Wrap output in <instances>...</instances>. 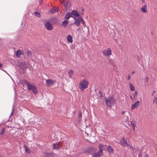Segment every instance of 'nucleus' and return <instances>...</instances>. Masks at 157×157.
<instances>
[{
  "label": "nucleus",
  "instance_id": "79ce46f5",
  "mask_svg": "<svg viewBox=\"0 0 157 157\" xmlns=\"http://www.w3.org/2000/svg\"><path fill=\"white\" fill-rule=\"evenodd\" d=\"M72 17L74 18V19H75V21H76V20L77 19L76 18V17H74L73 16H72Z\"/></svg>",
  "mask_w": 157,
  "mask_h": 157
},
{
  "label": "nucleus",
  "instance_id": "f8f14e48",
  "mask_svg": "<svg viewBox=\"0 0 157 157\" xmlns=\"http://www.w3.org/2000/svg\"><path fill=\"white\" fill-rule=\"evenodd\" d=\"M92 155H93L92 157H101L102 156L98 152H93Z\"/></svg>",
  "mask_w": 157,
  "mask_h": 157
},
{
  "label": "nucleus",
  "instance_id": "72a5a7b5",
  "mask_svg": "<svg viewBox=\"0 0 157 157\" xmlns=\"http://www.w3.org/2000/svg\"><path fill=\"white\" fill-rule=\"evenodd\" d=\"M74 71L73 70H71L69 71L68 72V75H71L73 73Z\"/></svg>",
  "mask_w": 157,
  "mask_h": 157
},
{
  "label": "nucleus",
  "instance_id": "423d86ee",
  "mask_svg": "<svg viewBox=\"0 0 157 157\" xmlns=\"http://www.w3.org/2000/svg\"><path fill=\"white\" fill-rule=\"evenodd\" d=\"M44 26L46 29L48 30H52V26L50 22L48 21H47L44 24Z\"/></svg>",
  "mask_w": 157,
  "mask_h": 157
},
{
  "label": "nucleus",
  "instance_id": "20e7f679",
  "mask_svg": "<svg viewBox=\"0 0 157 157\" xmlns=\"http://www.w3.org/2000/svg\"><path fill=\"white\" fill-rule=\"evenodd\" d=\"M24 83L27 86V89L29 90H32L35 86H33L32 84L29 83L28 81L26 80L24 81Z\"/></svg>",
  "mask_w": 157,
  "mask_h": 157
},
{
  "label": "nucleus",
  "instance_id": "5fc2aeb1",
  "mask_svg": "<svg viewBox=\"0 0 157 157\" xmlns=\"http://www.w3.org/2000/svg\"><path fill=\"white\" fill-rule=\"evenodd\" d=\"M39 0V1H40V2H41V1H42V0Z\"/></svg>",
  "mask_w": 157,
  "mask_h": 157
},
{
  "label": "nucleus",
  "instance_id": "49530a36",
  "mask_svg": "<svg viewBox=\"0 0 157 157\" xmlns=\"http://www.w3.org/2000/svg\"><path fill=\"white\" fill-rule=\"evenodd\" d=\"M125 112V111H122V112L121 113H122V114H124Z\"/></svg>",
  "mask_w": 157,
  "mask_h": 157
},
{
  "label": "nucleus",
  "instance_id": "473e14b6",
  "mask_svg": "<svg viewBox=\"0 0 157 157\" xmlns=\"http://www.w3.org/2000/svg\"><path fill=\"white\" fill-rule=\"evenodd\" d=\"M130 124L132 126H134L136 125V123L135 121H131Z\"/></svg>",
  "mask_w": 157,
  "mask_h": 157
},
{
  "label": "nucleus",
  "instance_id": "de8ad7c7",
  "mask_svg": "<svg viewBox=\"0 0 157 157\" xmlns=\"http://www.w3.org/2000/svg\"><path fill=\"white\" fill-rule=\"evenodd\" d=\"M2 64L0 63V68L2 67Z\"/></svg>",
  "mask_w": 157,
  "mask_h": 157
},
{
  "label": "nucleus",
  "instance_id": "864d4df0",
  "mask_svg": "<svg viewBox=\"0 0 157 157\" xmlns=\"http://www.w3.org/2000/svg\"><path fill=\"white\" fill-rule=\"evenodd\" d=\"M146 157H149L148 156V155H146Z\"/></svg>",
  "mask_w": 157,
  "mask_h": 157
},
{
  "label": "nucleus",
  "instance_id": "39448f33",
  "mask_svg": "<svg viewBox=\"0 0 157 157\" xmlns=\"http://www.w3.org/2000/svg\"><path fill=\"white\" fill-rule=\"evenodd\" d=\"M103 54L105 56H109L112 55L111 50L110 48H108L106 50L103 52Z\"/></svg>",
  "mask_w": 157,
  "mask_h": 157
},
{
  "label": "nucleus",
  "instance_id": "4c0bfd02",
  "mask_svg": "<svg viewBox=\"0 0 157 157\" xmlns=\"http://www.w3.org/2000/svg\"><path fill=\"white\" fill-rule=\"evenodd\" d=\"M78 117H82V113L81 112L79 113Z\"/></svg>",
  "mask_w": 157,
  "mask_h": 157
},
{
  "label": "nucleus",
  "instance_id": "9b49d317",
  "mask_svg": "<svg viewBox=\"0 0 157 157\" xmlns=\"http://www.w3.org/2000/svg\"><path fill=\"white\" fill-rule=\"evenodd\" d=\"M54 153L53 152L45 153L44 157H54Z\"/></svg>",
  "mask_w": 157,
  "mask_h": 157
},
{
  "label": "nucleus",
  "instance_id": "6ab92c4d",
  "mask_svg": "<svg viewBox=\"0 0 157 157\" xmlns=\"http://www.w3.org/2000/svg\"><path fill=\"white\" fill-rule=\"evenodd\" d=\"M147 6L146 5H144V7L141 9V10L142 12L144 13H146L147 12Z\"/></svg>",
  "mask_w": 157,
  "mask_h": 157
},
{
  "label": "nucleus",
  "instance_id": "ddd939ff",
  "mask_svg": "<svg viewBox=\"0 0 157 157\" xmlns=\"http://www.w3.org/2000/svg\"><path fill=\"white\" fill-rule=\"evenodd\" d=\"M72 15L71 13H67L65 15L64 18L66 20H68L70 17H72Z\"/></svg>",
  "mask_w": 157,
  "mask_h": 157
},
{
  "label": "nucleus",
  "instance_id": "f03ea898",
  "mask_svg": "<svg viewBox=\"0 0 157 157\" xmlns=\"http://www.w3.org/2000/svg\"><path fill=\"white\" fill-rule=\"evenodd\" d=\"M88 81L86 79H84L80 82L79 87L82 90H83L88 87Z\"/></svg>",
  "mask_w": 157,
  "mask_h": 157
},
{
  "label": "nucleus",
  "instance_id": "6e6552de",
  "mask_svg": "<svg viewBox=\"0 0 157 157\" xmlns=\"http://www.w3.org/2000/svg\"><path fill=\"white\" fill-rule=\"evenodd\" d=\"M46 82L47 83V86H49L50 85L53 84L55 82V81L52 79H48L46 80Z\"/></svg>",
  "mask_w": 157,
  "mask_h": 157
},
{
  "label": "nucleus",
  "instance_id": "09e8293b",
  "mask_svg": "<svg viewBox=\"0 0 157 157\" xmlns=\"http://www.w3.org/2000/svg\"><path fill=\"white\" fill-rule=\"evenodd\" d=\"M155 91H154L153 93H152V96H153V94H154L155 93Z\"/></svg>",
  "mask_w": 157,
  "mask_h": 157
},
{
  "label": "nucleus",
  "instance_id": "6e6d98bb",
  "mask_svg": "<svg viewBox=\"0 0 157 157\" xmlns=\"http://www.w3.org/2000/svg\"><path fill=\"white\" fill-rule=\"evenodd\" d=\"M82 11H83L84 10L83 9H82Z\"/></svg>",
  "mask_w": 157,
  "mask_h": 157
},
{
  "label": "nucleus",
  "instance_id": "a878e982",
  "mask_svg": "<svg viewBox=\"0 0 157 157\" xmlns=\"http://www.w3.org/2000/svg\"><path fill=\"white\" fill-rule=\"evenodd\" d=\"M61 3L65 6H67L68 5V2H67L65 1L64 0H63L62 2H61Z\"/></svg>",
  "mask_w": 157,
  "mask_h": 157
},
{
  "label": "nucleus",
  "instance_id": "cd10ccee",
  "mask_svg": "<svg viewBox=\"0 0 157 157\" xmlns=\"http://www.w3.org/2000/svg\"><path fill=\"white\" fill-rule=\"evenodd\" d=\"M80 22H81V23L82 25H84L85 24V22L81 16L80 17Z\"/></svg>",
  "mask_w": 157,
  "mask_h": 157
},
{
  "label": "nucleus",
  "instance_id": "4468645a",
  "mask_svg": "<svg viewBox=\"0 0 157 157\" xmlns=\"http://www.w3.org/2000/svg\"><path fill=\"white\" fill-rule=\"evenodd\" d=\"M107 151L110 154L113 153V149L110 146H109L107 147Z\"/></svg>",
  "mask_w": 157,
  "mask_h": 157
},
{
  "label": "nucleus",
  "instance_id": "f3484780",
  "mask_svg": "<svg viewBox=\"0 0 157 157\" xmlns=\"http://www.w3.org/2000/svg\"><path fill=\"white\" fill-rule=\"evenodd\" d=\"M98 147L99 148V151L98 152L102 156L103 153L102 145L101 144H100L99 145Z\"/></svg>",
  "mask_w": 157,
  "mask_h": 157
},
{
  "label": "nucleus",
  "instance_id": "2f4dec72",
  "mask_svg": "<svg viewBox=\"0 0 157 157\" xmlns=\"http://www.w3.org/2000/svg\"><path fill=\"white\" fill-rule=\"evenodd\" d=\"M57 11L56 9H52L50 10L51 12L52 13H54Z\"/></svg>",
  "mask_w": 157,
  "mask_h": 157
},
{
  "label": "nucleus",
  "instance_id": "0eeeda50",
  "mask_svg": "<svg viewBox=\"0 0 157 157\" xmlns=\"http://www.w3.org/2000/svg\"><path fill=\"white\" fill-rule=\"evenodd\" d=\"M119 144H121L122 146H128V143L125 140L124 138L121 139L120 142Z\"/></svg>",
  "mask_w": 157,
  "mask_h": 157
},
{
  "label": "nucleus",
  "instance_id": "7c9ffc66",
  "mask_svg": "<svg viewBox=\"0 0 157 157\" xmlns=\"http://www.w3.org/2000/svg\"><path fill=\"white\" fill-rule=\"evenodd\" d=\"M34 15L37 17H39L40 14L38 12H36L34 13Z\"/></svg>",
  "mask_w": 157,
  "mask_h": 157
},
{
  "label": "nucleus",
  "instance_id": "603ef678",
  "mask_svg": "<svg viewBox=\"0 0 157 157\" xmlns=\"http://www.w3.org/2000/svg\"><path fill=\"white\" fill-rule=\"evenodd\" d=\"M69 75V77L70 78H71V75Z\"/></svg>",
  "mask_w": 157,
  "mask_h": 157
},
{
  "label": "nucleus",
  "instance_id": "58836bf2",
  "mask_svg": "<svg viewBox=\"0 0 157 157\" xmlns=\"http://www.w3.org/2000/svg\"><path fill=\"white\" fill-rule=\"evenodd\" d=\"M130 77H131V76H130V75H128V80H129L130 78Z\"/></svg>",
  "mask_w": 157,
  "mask_h": 157
},
{
  "label": "nucleus",
  "instance_id": "f704fd0d",
  "mask_svg": "<svg viewBox=\"0 0 157 157\" xmlns=\"http://www.w3.org/2000/svg\"><path fill=\"white\" fill-rule=\"evenodd\" d=\"M154 102H155V103L157 105V98L155 97L154 99Z\"/></svg>",
  "mask_w": 157,
  "mask_h": 157
},
{
  "label": "nucleus",
  "instance_id": "5701e85b",
  "mask_svg": "<svg viewBox=\"0 0 157 157\" xmlns=\"http://www.w3.org/2000/svg\"><path fill=\"white\" fill-rule=\"evenodd\" d=\"M129 85L130 90L132 91H134L135 90V88L134 86L130 83H129Z\"/></svg>",
  "mask_w": 157,
  "mask_h": 157
},
{
  "label": "nucleus",
  "instance_id": "a211bd4d",
  "mask_svg": "<svg viewBox=\"0 0 157 157\" xmlns=\"http://www.w3.org/2000/svg\"><path fill=\"white\" fill-rule=\"evenodd\" d=\"M60 147V146L57 143L53 144V149H58Z\"/></svg>",
  "mask_w": 157,
  "mask_h": 157
},
{
  "label": "nucleus",
  "instance_id": "c03bdc74",
  "mask_svg": "<svg viewBox=\"0 0 157 157\" xmlns=\"http://www.w3.org/2000/svg\"><path fill=\"white\" fill-rule=\"evenodd\" d=\"M141 2L143 3H144L145 2V0H141Z\"/></svg>",
  "mask_w": 157,
  "mask_h": 157
},
{
  "label": "nucleus",
  "instance_id": "a18cd8bd",
  "mask_svg": "<svg viewBox=\"0 0 157 157\" xmlns=\"http://www.w3.org/2000/svg\"><path fill=\"white\" fill-rule=\"evenodd\" d=\"M142 157V155H141L139 153V157Z\"/></svg>",
  "mask_w": 157,
  "mask_h": 157
},
{
  "label": "nucleus",
  "instance_id": "393cba45",
  "mask_svg": "<svg viewBox=\"0 0 157 157\" xmlns=\"http://www.w3.org/2000/svg\"><path fill=\"white\" fill-rule=\"evenodd\" d=\"M67 23L68 21L66 20H65L63 22L62 25L64 27H65L67 25Z\"/></svg>",
  "mask_w": 157,
  "mask_h": 157
},
{
  "label": "nucleus",
  "instance_id": "bb28decb",
  "mask_svg": "<svg viewBox=\"0 0 157 157\" xmlns=\"http://www.w3.org/2000/svg\"><path fill=\"white\" fill-rule=\"evenodd\" d=\"M27 56L28 57H31L32 56V53L31 51H28L27 53Z\"/></svg>",
  "mask_w": 157,
  "mask_h": 157
},
{
  "label": "nucleus",
  "instance_id": "412c9836",
  "mask_svg": "<svg viewBox=\"0 0 157 157\" xmlns=\"http://www.w3.org/2000/svg\"><path fill=\"white\" fill-rule=\"evenodd\" d=\"M32 90L33 93L35 94H36L38 93V90L36 86L34 87Z\"/></svg>",
  "mask_w": 157,
  "mask_h": 157
},
{
  "label": "nucleus",
  "instance_id": "c85d7f7f",
  "mask_svg": "<svg viewBox=\"0 0 157 157\" xmlns=\"http://www.w3.org/2000/svg\"><path fill=\"white\" fill-rule=\"evenodd\" d=\"M5 132V128H2L0 132V135H2Z\"/></svg>",
  "mask_w": 157,
  "mask_h": 157
},
{
  "label": "nucleus",
  "instance_id": "f257e3e1",
  "mask_svg": "<svg viewBox=\"0 0 157 157\" xmlns=\"http://www.w3.org/2000/svg\"><path fill=\"white\" fill-rule=\"evenodd\" d=\"M105 102L107 106L111 108L114 106L116 101L113 96H111L108 98H105Z\"/></svg>",
  "mask_w": 157,
  "mask_h": 157
},
{
  "label": "nucleus",
  "instance_id": "b1692460",
  "mask_svg": "<svg viewBox=\"0 0 157 157\" xmlns=\"http://www.w3.org/2000/svg\"><path fill=\"white\" fill-rule=\"evenodd\" d=\"M24 148H25V151L28 154H30V152L29 149L27 147V146H25Z\"/></svg>",
  "mask_w": 157,
  "mask_h": 157
},
{
  "label": "nucleus",
  "instance_id": "c9c22d12",
  "mask_svg": "<svg viewBox=\"0 0 157 157\" xmlns=\"http://www.w3.org/2000/svg\"><path fill=\"white\" fill-rule=\"evenodd\" d=\"M138 94V92L137 90H135L134 93V96L135 97V95H136Z\"/></svg>",
  "mask_w": 157,
  "mask_h": 157
},
{
  "label": "nucleus",
  "instance_id": "4d7b16f0",
  "mask_svg": "<svg viewBox=\"0 0 157 157\" xmlns=\"http://www.w3.org/2000/svg\"><path fill=\"white\" fill-rule=\"evenodd\" d=\"M0 157H2L1 156H0Z\"/></svg>",
  "mask_w": 157,
  "mask_h": 157
},
{
  "label": "nucleus",
  "instance_id": "1a4fd4ad",
  "mask_svg": "<svg viewBox=\"0 0 157 157\" xmlns=\"http://www.w3.org/2000/svg\"><path fill=\"white\" fill-rule=\"evenodd\" d=\"M71 13L72 16H75L76 17H79V16H81L79 15V14L78 12L76 10H72Z\"/></svg>",
  "mask_w": 157,
  "mask_h": 157
},
{
  "label": "nucleus",
  "instance_id": "4be33fe9",
  "mask_svg": "<svg viewBox=\"0 0 157 157\" xmlns=\"http://www.w3.org/2000/svg\"><path fill=\"white\" fill-rule=\"evenodd\" d=\"M24 63L21 62L20 63V65H19L21 66L23 68V70L24 71V69H26V68L27 67V66H23Z\"/></svg>",
  "mask_w": 157,
  "mask_h": 157
},
{
  "label": "nucleus",
  "instance_id": "c756f323",
  "mask_svg": "<svg viewBox=\"0 0 157 157\" xmlns=\"http://www.w3.org/2000/svg\"><path fill=\"white\" fill-rule=\"evenodd\" d=\"M98 94H100L99 97L101 99H102V98H103V94L101 93V92L100 90L98 92Z\"/></svg>",
  "mask_w": 157,
  "mask_h": 157
},
{
  "label": "nucleus",
  "instance_id": "a19ab883",
  "mask_svg": "<svg viewBox=\"0 0 157 157\" xmlns=\"http://www.w3.org/2000/svg\"><path fill=\"white\" fill-rule=\"evenodd\" d=\"M2 70H3V71H4V72H5L6 73H7V74L8 75H9V74H8V73L6 72V71L5 70H3V69H2Z\"/></svg>",
  "mask_w": 157,
  "mask_h": 157
},
{
  "label": "nucleus",
  "instance_id": "9d476101",
  "mask_svg": "<svg viewBox=\"0 0 157 157\" xmlns=\"http://www.w3.org/2000/svg\"><path fill=\"white\" fill-rule=\"evenodd\" d=\"M140 102L139 101H137L133 104L131 106V109L132 110L135 108L138 107L139 105Z\"/></svg>",
  "mask_w": 157,
  "mask_h": 157
},
{
  "label": "nucleus",
  "instance_id": "ea45409f",
  "mask_svg": "<svg viewBox=\"0 0 157 157\" xmlns=\"http://www.w3.org/2000/svg\"><path fill=\"white\" fill-rule=\"evenodd\" d=\"M146 81L147 82H148V81L149 80V78H148V77H147L146 78Z\"/></svg>",
  "mask_w": 157,
  "mask_h": 157
},
{
  "label": "nucleus",
  "instance_id": "aec40b11",
  "mask_svg": "<svg viewBox=\"0 0 157 157\" xmlns=\"http://www.w3.org/2000/svg\"><path fill=\"white\" fill-rule=\"evenodd\" d=\"M22 52L20 50H18L16 52V56L17 57H19L21 54Z\"/></svg>",
  "mask_w": 157,
  "mask_h": 157
},
{
  "label": "nucleus",
  "instance_id": "2eb2a0df",
  "mask_svg": "<svg viewBox=\"0 0 157 157\" xmlns=\"http://www.w3.org/2000/svg\"><path fill=\"white\" fill-rule=\"evenodd\" d=\"M80 17H78V18H77L75 22V24L78 26L80 24Z\"/></svg>",
  "mask_w": 157,
  "mask_h": 157
},
{
  "label": "nucleus",
  "instance_id": "7ed1b4c3",
  "mask_svg": "<svg viewBox=\"0 0 157 157\" xmlns=\"http://www.w3.org/2000/svg\"><path fill=\"white\" fill-rule=\"evenodd\" d=\"M84 151L85 152L92 155L93 152L96 151V149L92 146H90L84 149Z\"/></svg>",
  "mask_w": 157,
  "mask_h": 157
},
{
  "label": "nucleus",
  "instance_id": "37998d69",
  "mask_svg": "<svg viewBox=\"0 0 157 157\" xmlns=\"http://www.w3.org/2000/svg\"><path fill=\"white\" fill-rule=\"evenodd\" d=\"M135 126H133V129L134 131L135 130Z\"/></svg>",
  "mask_w": 157,
  "mask_h": 157
},
{
  "label": "nucleus",
  "instance_id": "3c124183",
  "mask_svg": "<svg viewBox=\"0 0 157 157\" xmlns=\"http://www.w3.org/2000/svg\"><path fill=\"white\" fill-rule=\"evenodd\" d=\"M130 97L132 99V98L131 96L130 95Z\"/></svg>",
  "mask_w": 157,
  "mask_h": 157
},
{
  "label": "nucleus",
  "instance_id": "dca6fc26",
  "mask_svg": "<svg viewBox=\"0 0 157 157\" xmlns=\"http://www.w3.org/2000/svg\"><path fill=\"white\" fill-rule=\"evenodd\" d=\"M67 41L70 43H71L72 41V37L71 35H68L67 36Z\"/></svg>",
  "mask_w": 157,
  "mask_h": 157
},
{
  "label": "nucleus",
  "instance_id": "8fccbe9b",
  "mask_svg": "<svg viewBox=\"0 0 157 157\" xmlns=\"http://www.w3.org/2000/svg\"><path fill=\"white\" fill-rule=\"evenodd\" d=\"M135 73V71H133L132 72V74H134Z\"/></svg>",
  "mask_w": 157,
  "mask_h": 157
},
{
  "label": "nucleus",
  "instance_id": "e433bc0d",
  "mask_svg": "<svg viewBox=\"0 0 157 157\" xmlns=\"http://www.w3.org/2000/svg\"><path fill=\"white\" fill-rule=\"evenodd\" d=\"M13 109H14V105H13V108H12V112H11L10 116H11L13 114Z\"/></svg>",
  "mask_w": 157,
  "mask_h": 157
}]
</instances>
